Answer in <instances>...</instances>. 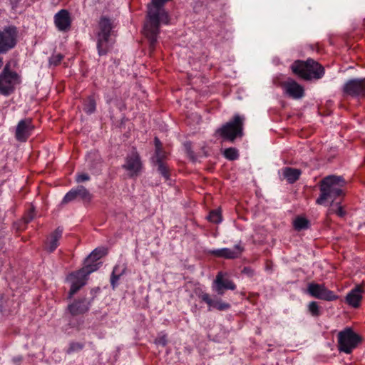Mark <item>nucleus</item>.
Wrapping results in <instances>:
<instances>
[{
	"instance_id": "412c9836",
	"label": "nucleus",
	"mask_w": 365,
	"mask_h": 365,
	"mask_svg": "<svg viewBox=\"0 0 365 365\" xmlns=\"http://www.w3.org/2000/svg\"><path fill=\"white\" fill-rule=\"evenodd\" d=\"M154 144L155 147V155L153 157L154 163L164 162L167 158V153L163 148V144L158 138H154Z\"/></svg>"
},
{
	"instance_id": "b1692460",
	"label": "nucleus",
	"mask_w": 365,
	"mask_h": 365,
	"mask_svg": "<svg viewBox=\"0 0 365 365\" xmlns=\"http://www.w3.org/2000/svg\"><path fill=\"white\" fill-rule=\"evenodd\" d=\"M76 190V194L77 197H79L81 200L86 202L91 201L92 195L89 191L83 185H78L74 187Z\"/></svg>"
},
{
	"instance_id": "9d476101",
	"label": "nucleus",
	"mask_w": 365,
	"mask_h": 365,
	"mask_svg": "<svg viewBox=\"0 0 365 365\" xmlns=\"http://www.w3.org/2000/svg\"><path fill=\"white\" fill-rule=\"evenodd\" d=\"M342 91L346 96L365 98V78H353L347 80L342 87Z\"/></svg>"
},
{
	"instance_id": "f03ea898",
	"label": "nucleus",
	"mask_w": 365,
	"mask_h": 365,
	"mask_svg": "<svg viewBox=\"0 0 365 365\" xmlns=\"http://www.w3.org/2000/svg\"><path fill=\"white\" fill-rule=\"evenodd\" d=\"M98 259L96 256L88 260V256L85 259L84 265L81 269L72 272L67 276L66 282L71 284L67 299H71L73 296L86 285L88 275L99 268L101 262H98Z\"/></svg>"
},
{
	"instance_id": "393cba45",
	"label": "nucleus",
	"mask_w": 365,
	"mask_h": 365,
	"mask_svg": "<svg viewBox=\"0 0 365 365\" xmlns=\"http://www.w3.org/2000/svg\"><path fill=\"white\" fill-rule=\"evenodd\" d=\"M309 225V221L303 217H297L294 221V227L297 231L307 230Z\"/></svg>"
},
{
	"instance_id": "39448f33",
	"label": "nucleus",
	"mask_w": 365,
	"mask_h": 365,
	"mask_svg": "<svg viewBox=\"0 0 365 365\" xmlns=\"http://www.w3.org/2000/svg\"><path fill=\"white\" fill-rule=\"evenodd\" d=\"M245 117L236 114L233 118L217 130V133L224 141L234 143L244 135Z\"/></svg>"
},
{
	"instance_id": "ddd939ff",
	"label": "nucleus",
	"mask_w": 365,
	"mask_h": 365,
	"mask_svg": "<svg viewBox=\"0 0 365 365\" xmlns=\"http://www.w3.org/2000/svg\"><path fill=\"white\" fill-rule=\"evenodd\" d=\"M236 288L235 282L228 277H225L222 272L217 273L212 284V290L219 296L224 295L227 289L234 291Z\"/></svg>"
},
{
	"instance_id": "72a5a7b5",
	"label": "nucleus",
	"mask_w": 365,
	"mask_h": 365,
	"mask_svg": "<svg viewBox=\"0 0 365 365\" xmlns=\"http://www.w3.org/2000/svg\"><path fill=\"white\" fill-rule=\"evenodd\" d=\"M77 197L76 194V190L72 188L70 191H68L65 196L63 197L61 203L62 204H66L71 201H73L74 199Z\"/></svg>"
},
{
	"instance_id": "5701e85b",
	"label": "nucleus",
	"mask_w": 365,
	"mask_h": 365,
	"mask_svg": "<svg viewBox=\"0 0 365 365\" xmlns=\"http://www.w3.org/2000/svg\"><path fill=\"white\" fill-rule=\"evenodd\" d=\"M96 110V101L93 96H89L83 103V110L88 115L95 113Z\"/></svg>"
},
{
	"instance_id": "f8f14e48",
	"label": "nucleus",
	"mask_w": 365,
	"mask_h": 365,
	"mask_svg": "<svg viewBox=\"0 0 365 365\" xmlns=\"http://www.w3.org/2000/svg\"><path fill=\"white\" fill-rule=\"evenodd\" d=\"M122 168L128 172L130 178L137 177L140 174L143 163L135 148H133L130 153L127 155Z\"/></svg>"
},
{
	"instance_id": "6ab92c4d",
	"label": "nucleus",
	"mask_w": 365,
	"mask_h": 365,
	"mask_svg": "<svg viewBox=\"0 0 365 365\" xmlns=\"http://www.w3.org/2000/svg\"><path fill=\"white\" fill-rule=\"evenodd\" d=\"M286 93L293 99H299L304 96V89L294 80H289L283 83Z\"/></svg>"
},
{
	"instance_id": "ea45409f",
	"label": "nucleus",
	"mask_w": 365,
	"mask_h": 365,
	"mask_svg": "<svg viewBox=\"0 0 365 365\" xmlns=\"http://www.w3.org/2000/svg\"><path fill=\"white\" fill-rule=\"evenodd\" d=\"M10 4L11 5V9L15 10L18 8L19 4L21 0H9Z\"/></svg>"
},
{
	"instance_id": "e433bc0d",
	"label": "nucleus",
	"mask_w": 365,
	"mask_h": 365,
	"mask_svg": "<svg viewBox=\"0 0 365 365\" xmlns=\"http://www.w3.org/2000/svg\"><path fill=\"white\" fill-rule=\"evenodd\" d=\"M34 210L33 209L29 210L28 212L24 217L25 224H29L30 222H31L32 220L34 218Z\"/></svg>"
},
{
	"instance_id": "aec40b11",
	"label": "nucleus",
	"mask_w": 365,
	"mask_h": 365,
	"mask_svg": "<svg viewBox=\"0 0 365 365\" xmlns=\"http://www.w3.org/2000/svg\"><path fill=\"white\" fill-rule=\"evenodd\" d=\"M364 288L361 285H356L351 289L346 296V303L354 308H358L363 299Z\"/></svg>"
},
{
	"instance_id": "58836bf2",
	"label": "nucleus",
	"mask_w": 365,
	"mask_h": 365,
	"mask_svg": "<svg viewBox=\"0 0 365 365\" xmlns=\"http://www.w3.org/2000/svg\"><path fill=\"white\" fill-rule=\"evenodd\" d=\"M22 361H23V356L21 355H18V356H14L12 358V362L15 365H20L21 364Z\"/></svg>"
},
{
	"instance_id": "a19ab883",
	"label": "nucleus",
	"mask_w": 365,
	"mask_h": 365,
	"mask_svg": "<svg viewBox=\"0 0 365 365\" xmlns=\"http://www.w3.org/2000/svg\"><path fill=\"white\" fill-rule=\"evenodd\" d=\"M242 273L246 274L250 277L253 275L252 269L248 267H245L243 268Z\"/></svg>"
},
{
	"instance_id": "f704fd0d",
	"label": "nucleus",
	"mask_w": 365,
	"mask_h": 365,
	"mask_svg": "<svg viewBox=\"0 0 365 365\" xmlns=\"http://www.w3.org/2000/svg\"><path fill=\"white\" fill-rule=\"evenodd\" d=\"M155 344L162 346H165L168 344L167 335L162 333L159 334L155 339Z\"/></svg>"
},
{
	"instance_id": "c9c22d12",
	"label": "nucleus",
	"mask_w": 365,
	"mask_h": 365,
	"mask_svg": "<svg viewBox=\"0 0 365 365\" xmlns=\"http://www.w3.org/2000/svg\"><path fill=\"white\" fill-rule=\"evenodd\" d=\"M8 297L0 292V312H3L8 307Z\"/></svg>"
},
{
	"instance_id": "4468645a",
	"label": "nucleus",
	"mask_w": 365,
	"mask_h": 365,
	"mask_svg": "<svg viewBox=\"0 0 365 365\" xmlns=\"http://www.w3.org/2000/svg\"><path fill=\"white\" fill-rule=\"evenodd\" d=\"M197 297L202 302L206 303L208 306V310L216 309L218 311H226L230 309L231 305L230 303L222 301L220 297L214 296L212 297L208 293L202 290L196 293Z\"/></svg>"
},
{
	"instance_id": "423d86ee",
	"label": "nucleus",
	"mask_w": 365,
	"mask_h": 365,
	"mask_svg": "<svg viewBox=\"0 0 365 365\" xmlns=\"http://www.w3.org/2000/svg\"><path fill=\"white\" fill-rule=\"evenodd\" d=\"M98 290V288H93L90 290L88 294L79 296L73 299L67 306L68 312L73 317L87 313L93 305Z\"/></svg>"
},
{
	"instance_id": "7c9ffc66",
	"label": "nucleus",
	"mask_w": 365,
	"mask_h": 365,
	"mask_svg": "<svg viewBox=\"0 0 365 365\" xmlns=\"http://www.w3.org/2000/svg\"><path fill=\"white\" fill-rule=\"evenodd\" d=\"M207 219L210 222L218 224L222 221L221 212L219 210H213L210 212Z\"/></svg>"
},
{
	"instance_id": "cd10ccee",
	"label": "nucleus",
	"mask_w": 365,
	"mask_h": 365,
	"mask_svg": "<svg viewBox=\"0 0 365 365\" xmlns=\"http://www.w3.org/2000/svg\"><path fill=\"white\" fill-rule=\"evenodd\" d=\"M85 347V344L82 342L72 341L69 344L68 349L66 350L67 354L79 352Z\"/></svg>"
},
{
	"instance_id": "c756f323",
	"label": "nucleus",
	"mask_w": 365,
	"mask_h": 365,
	"mask_svg": "<svg viewBox=\"0 0 365 365\" xmlns=\"http://www.w3.org/2000/svg\"><path fill=\"white\" fill-rule=\"evenodd\" d=\"M308 311L312 317H318L322 314L320 307L318 303L315 301H312L308 304Z\"/></svg>"
},
{
	"instance_id": "bb28decb",
	"label": "nucleus",
	"mask_w": 365,
	"mask_h": 365,
	"mask_svg": "<svg viewBox=\"0 0 365 365\" xmlns=\"http://www.w3.org/2000/svg\"><path fill=\"white\" fill-rule=\"evenodd\" d=\"M224 157L229 160H235L239 158V151L235 148H226L223 152Z\"/></svg>"
},
{
	"instance_id": "dca6fc26",
	"label": "nucleus",
	"mask_w": 365,
	"mask_h": 365,
	"mask_svg": "<svg viewBox=\"0 0 365 365\" xmlns=\"http://www.w3.org/2000/svg\"><path fill=\"white\" fill-rule=\"evenodd\" d=\"M243 251L244 247L240 245V243H239L235 245L233 249L221 248L210 250L207 252V253L216 257L233 259L239 258Z\"/></svg>"
},
{
	"instance_id": "2f4dec72",
	"label": "nucleus",
	"mask_w": 365,
	"mask_h": 365,
	"mask_svg": "<svg viewBox=\"0 0 365 365\" xmlns=\"http://www.w3.org/2000/svg\"><path fill=\"white\" fill-rule=\"evenodd\" d=\"M63 58L64 56L61 53L53 54L49 58V65L56 67L61 63Z\"/></svg>"
},
{
	"instance_id": "2eb2a0df",
	"label": "nucleus",
	"mask_w": 365,
	"mask_h": 365,
	"mask_svg": "<svg viewBox=\"0 0 365 365\" xmlns=\"http://www.w3.org/2000/svg\"><path fill=\"white\" fill-rule=\"evenodd\" d=\"M34 128L31 118H27L21 120L16 128L15 138L16 140L26 142L33 134Z\"/></svg>"
},
{
	"instance_id": "c85d7f7f",
	"label": "nucleus",
	"mask_w": 365,
	"mask_h": 365,
	"mask_svg": "<svg viewBox=\"0 0 365 365\" xmlns=\"http://www.w3.org/2000/svg\"><path fill=\"white\" fill-rule=\"evenodd\" d=\"M118 269V266H115L111 274L110 284L113 289H115L116 287L120 277L123 274V271L119 272Z\"/></svg>"
},
{
	"instance_id": "20e7f679",
	"label": "nucleus",
	"mask_w": 365,
	"mask_h": 365,
	"mask_svg": "<svg viewBox=\"0 0 365 365\" xmlns=\"http://www.w3.org/2000/svg\"><path fill=\"white\" fill-rule=\"evenodd\" d=\"M113 24L110 19L103 16L98 22L96 48L99 56L106 55L112 48L113 41L111 38Z\"/></svg>"
},
{
	"instance_id": "7ed1b4c3",
	"label": "nucleus",
	"mask_w": 365,
	"mask_h": 365,
	"mask_svg": "<svg viewBox=\"0 0 365 365\" xmlns=\"http://www.w3.org/2000/svg\"><path fill=\"white\" fill-rule=\"evenodd\" d=\"M291 68L294 74L306 81L321 79L325 73L324 68L312 58L295 61Z\"/></svg>"
},
{
	"instance_id": "1a4fd4ad",
	"label": "nucleus",
	"mask_w": 365,
	"mask_h": 365,
	"mask_svg": "<svg viewBox=\"0 0 365 365\" xmlns=\"http://www.w3.org/2000/svg\"><path fill=\"white\" fill-rule=\"evenodd\" d=\"M18 29L15 26H9L0 30V54H5L17 44Z\"/></svg>"
},
{
	"instance_id": "f257e3e1",
	"label": "nucleus",
	"mask_w": 365,
	"mask_h": 365,
	"mask_svg": "<svg viewBox=\"0 0 365 365\" xmlns=\"http://www.w3.org/2000/svg\"><path fill=\"white\" fill-rule=\"evenodd\" d=\"M346 180L342 176L331 175L324 177L319 182L320 195L316 200V204L319 205H324L325 202L331 200L330 212L336 213L339 217H342L346 212L343 207L340 205V202H336L339 197H343L345 195L344 187L346 185Z\"/></svg>"
},
{
	"instance_id": "6e6552de",
	"label": "nucleus",
	"mask_w": 365,
	"mask_h": 365,
	"mask_svg": "<svg viewBox=\"0 0 365 365\" xmlns=\"http://www.w3.org/2000/svg\"><path fill=\"white\" fill-rule=\"evenodd\" d=\"M361 341V338L351 328H346L338 334L339 349L348 354L352 352Z\"/></svg>"
},
{
	"instance_id": "473e14b6",
	"label": "nucleus",
	"mask_w": 365,
	"mask_h": 365,
	"mask_svg": "<svg viewBox=\"0 0 365 365\" xmlns=\"http://www.w3.org/2000/svg\"><path fill=\"white\" fill-rule=\"evenodd\" d=\"M106 254V250L104 248H96L92 252L88 255V260L91 259L93 257H96V258L99 260L101 257H103Z\"/></svg>"
},
{
	"instance_id": "a211bd4d",
	"label": "nucleus",
	"mask_w": 365,
	"mask_h": 365,
	"mask_svg": "<svg viewBox=\"0 0 365 365\" xmlns=\"http://www.w3.org/2000/svg\"><path fill=\"white\" fill-rule=\"evenodd\" d=\"M63 232L62 227H58L51 232L44 242V249L49 253L53 252L59 246V240L61 239Z\"/></svg>"
},
{
	"instance_id": "4c0bfd02",
	"label": "nucleus",
	"mask_w": 365,
	"mask_h": 365,
	"mask_svg": "<svg viewBox=\"0 0 365 365\" xmlns=\"http://www.w3.org/2000/svg\"><path fill=\"white\" fill-rule=\"evenodd\" d=\"M90 180V176L86 173H80L76 176V182H83L85 181H88Z\"/></svg>"
},
{
	"instance_id": "4be33fe9",
	"label": "nucleus",
	"mask_w": 365,
	"mask_h": 365,
	"mask_svg": "<svg viewBox=\"0 0 365 365\" xmlns=\"http://www.w3.org/2000/svg\"><path fill=\"white\" fill-rule=\"evenodd\" d=\"M302 174L299 169L293 168L291 167H286L283 170V175L290 184L294 183L297 181Z\"/></svg>"
},
{
	"instance_id": "f3484780",
	"label": "nucleus",
	"mask_w": 365,
	"mask_h": 365,
	"mask_svg": "<svg viewBox=\"0 0 365 365\" xmlns=\"http://www.w3.org/2000/svg\"><path fill=\"white\" fill-rule=\"evenodd\" d=\"M72 20L66 9H61L54 16V24L60 31L66 32L70 30Z\"/></svg>"
},
{
	"instance_id": "a878e982",
	"label": "nucleus",
	"mask_w": 365,
	"mask_h": 365,
	"mask_svg": "<svg viewBox=\"0 0 365 365\" xmlns=\"http://www.w3.org/2000/svg\"><path fill=\"white\" fill-rule=\"evenodd\" d=\"M156 165L158 172L164 178V179L167 181L170 180V168L164 162L154 163Z\"/></svg>"
},
{
	"instance_id": "0eeeda50",
	"label": "nucleus",
	"mask_w": 365,
	"mask_h": 365,
	"mask_svg": "<svg viewBox=\"0 0 365 365\" xmlns=\"http://www.w3.org/2000/svg\"><path fill=\"white\" fill-rule=\"evenodd\" d=\"M19 83V76L10 69V63L5 65L0 73V93L8 96L15 90L16 84Z\"/></svg>"
},
{
	"instance_id": "9b49d317",
	"label": "nucleus",
	"mask_w": 365,
	"mask_h": 365,
	"mask_svg": "<svg viewBox=\"0 0 365 365\" xmlns=\"http://www.w3.org/2000/svg\"><path fill=\"white\" fill-rule=\"evenodd\" d=\"M307 292L312 297L321 300L331 302L339 299V296L328 289L324 284L310 282L307 285Z\"/></svg>"
}]
</instances>
